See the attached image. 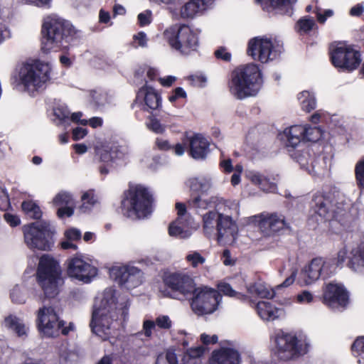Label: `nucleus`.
Returning <instances> with one entry per match:
<instances>
[{"mask_svg": "<svg viewBox=\"0 0 364 364\" xmlns=\"http://www.w3.org/2000/svg\"><path fill=\"white\" fill-rule=\"evenodd\" d=\"M330 55L333 66L344 71H353L361 63L360 51L345 43H338L333 46Z\"/></svg>", "mask_w": 364, "mask_h": 364, "instance_id": "obj_12", "label": "nucleus"}, {"mask_svg": "<svg viewBox=\"0 0 364 364\" xmlns=\"http://www.w3.org/2000/svg\"><path fill=\"white\" fill-rule=\"evenodd\" d=\"M147 127L149 130L158 134H161L166 131V126L155 117H150L147 123Z\"/></svg>", "mask_w": 364, "mask_h": 364, "instance_id": "obj_50", "label": "nucleus"}, {"mask_svg": "<svg viewBox=\"0 0 364 364\" xmlns=\"http://www.w3.org/2000/svg\"><path fill=\"white\" fill-rule=\"evenodd\" d=\"M176 209L178 218L169 225L168 234L171 237L179 239H187L192 235V230L183 218L186 211V205L183 203H177L176 204Z\"/></svg>", "mask_w": 364, "mask_h": 364, "instance_id": "obj_24", "label": "nucleus"}, {"mask_svg": "<svg viewBox=\"0 0 364 364\" xmlns=\"http://www.w3.org/2000/svg\"><path fill=\"white\" fill-rule=\"evenodd\" d=\"M65 236L68 240H77L81 237V232L76 228H70L65 232Z\"/></svg>", "mask_w": 364, "mask_h": 364, "instance_id": "obj_64", "label": "nucleus"}, {"mask_svg": "<svg viewBox=\"0 0 364 364\" xmlns=\"http://www.w3.org/2000/svg\"><path fill=\"white\" fill-rule=\"evenodd\" d=\"M186 260L193 268H197L205 263V258L197 251H191L186 256Z\"/></svg>", "mask_w": 364, "mask_h": 364, "instance_id": "obj_46", "label": "nucleus"}, {"mask_svg": "<svg viewBox=\"0 0 364 364\" xmlns=\"http://www.w3.org/2000/svg\"><path fill=\"white\" fill-rule=\"evenodd\" d=\"M116 301V291L109 287L103 291L95 304L90 327L92 331L102 340L109 338L113 324L117 320Z\"/></svg>", "mask_w": 364, "mask_h": 364, "instance_id": "obj_1", "label": "nucleus"}, {"mask_svg": "<svg viewBox=\"0 0 364 364\" xmlns=\"http://www.w3.org/2000/svg\"><path fill=\"white\" fill-rule=\"evenodd\" d=\"M187 183L193 191L207 192L213 187L214 177L210 175L193 177L188 180Z\"/></svg>", "mask_w": 364, "mask_h": 364, "instance_id": "obj_34", "label": "nucleus"}, {"mask_svg": "<svg viewBox=\"0 0 364 364\" xmlns=\"http://www.w3.org/2000/svg\"><path fill=\"white\" fill-rule=\"evenodd\" d=\"M193 85L197 87H204L207 82V77L203 74H196L190 77Z\"/></svg>", "mask_w": 364, "mask_h": 364, "instance_id": "obj_62", "label": "nucleus"}, {"mask_svg": "<svg viewBox=\"0 0 364 364\" xmlns=\"http://www.w3.org/2000/svg\"><path fill=\"white\" fill-rule=\"evenodd\" d=\"M152 13L150 10H146L138 15V21L141 26L149 25L151 22Z\"/></svg>", "mask_w": 364, "mask_h": 364, "instance_id": "obj_59", "label": "nucleus"}, {"mask_svg": "<svg viewBox=\"0 0 364 364\" xmlns=\"http://www.w3.org/2000/svg\"><path fill=\"white\" fill-rule=\"evenodd\" d=\"M348 250L343 247L337 253L335 260L331 259L334 263V267H342L347 257Z\"/></svg>", "mask_w": 364, "mask_h": 364, "instance_id": "obj_56", "label": "nucleus"}, {"mask_svg": "<svg viewBox=\"0 0 364 364\" xmlns=\"http://www.w3.org/2000/svg\"><path fill=\"white\" fill-rule=\"evenodd\" d=\"M364 265V245L360 243L352 248L348 266L355 272H362Z\"/></svg>", "mask_w": 364, "mask_h": 364, "instance_id": "obj_32", "label": "nucleus"}, {"mask_svg": "<svg viewBox=\"0 0 364 364\" xmlns=\"http://www.w3.org/2000/svg\"><path fill=\"white\" fill-rule=\"evenodd\" d=\"M155 146L161 151H168L171 149L172 146L169 141L162 138H156L155 141Z\"/></svg>", "mask_w": 364, "mask_h": 364, "instance_id": "obj_63", "label": "nucleus"}, {"mask_svg": "<svg viewBox=\"0 0 364 364\" xmlns=\"http://www.w3.org/2000/svg\"><path fill=\"white\" fill-rule=\"evenodd\" d=\"M306 128L303 125H294L287 128L284 132V135L287 140V146L294 149L304 140V134Z\"/></svg>", "mask_w": 364, "mask_h": 364, "instance_id": "obj_33", "label": "nucleus"}, {"mask_svg": "<svg viewBox=\"0 0 364 364\" xmlns=\"http://www.w3.org/2000/svg\"><path fill=\"white\" fill-rule=\"evenodd\" d=\"M245 176L249 181L263 191L274 192L276 190V184L270 181L266 176L257 171H247Z\"/></svg>", "mask_w": 364, "mask_h": 364, "instance_id": "obj_29", "label": "nucleus"}, {"mask_svg": "<svg viewBox=\"0 0 364 364\" xmlns=\"http://www.w3.org/2000/svg\"><path fill=\"white\" fill-rule=\"evenodd\" d=\"M156 323L154 321L151 319H144L142 323V329L141 334H143L145 337L151 338L153 335V331L156 328Z\"/></svg>", "mask_w": 364, "mask_h": 364, "instance_id": "obj_54", "label": "nucleus"}, {"mask_svg": "<svg viewBox=\"0 0 364 364\" xmlns=\"http://www.w3.org/2000/svg\"><path fill=\"white\" fill-rule=\"evenodd\" d=\"M220 291L230 297H236L239 299H244L245 296L241 293L235 291L232 287L227 283L221 282L218 286Z\"/></svg>", "mask_w": 364, "mask_h": 364, "instance_id": "obj_47", "label": "nucleus"}, {"mask_svg": "<svg viewBox=\"0 0 364 364\" xmlns=\"http://www.w3.org/2000/svg\"><path fill=\"white\" fill-rule=\"evenodd\" d=\"M247 291L252 295L268 299H273L276 295L274 289L269 285L262 282L250 284L247 287Z\"/></svg>", "mask_w": 364, "mask_h": 364, "instance_id": "obj_35", "label": "nucleus"}, {"mask_svg": "<svg viewBox=\"0 0 364 364\" xmlns=\"http://www.w3.org/2000/svg\"><path fill=\"white\" fill-rule=\"evenodd\" d=\"M352 353L358 358V363H361L362 358H360L364 352V337H358L352 345Z\"/></svg>", "mask_w": 364, "mask_h": 364, "instance_id": "obj_48", "label": "nucleus"}, {"mask_svg": "<svg viewBox=\"0 0 364 364\" xmlns=\"http://www.w3.org/2000/svg\"><path fill=\"white\" fill-rule=\"evenodd\" d=\"M212 0H191L181 9L180 14L183 18H193L201 14L211 4Z\"/></svg>", "mask_w": 364, "mask_h": 364, "instance_id": "obj_28", "label": "nucleus"}, {"mask_svg": "<svg viewBox=\"0 0 364 364\" xmlns=\"http://www.w3.org/2000/svg\"><path fill=\"white\" fill-rule=\"evenodd\" d=\"M156 326L163 330H170L173 326L171 318L167 315H159L154 321Z\"/></svg>", "mask_w": 364, "mask_h": 364, "instance_id": "obj_52", "label": "nucleus"}, {"mask_svg": "<svg viewBox=\"0 0 364 364\" xmlns=\"http://www.w3.org/2000/svg\"><path fill=\"white\" fill-rule=\"evenodd\" d=\"M205 348L201 346L188 348L184 353L183 359H186V357L190 358H198L205 353Z\"/></svg>", "mask_w": 364, "mask_h": 364, "instance_id": "obj_55", "label": "nucleus"}, {"mask_svg": "<svg viewBox=\"0 0 364 364\" xmlns=\"http://www.w3.org/2000/svg\"><path fill=\"white\" fill-rule=\"evenodd\" d=\"M303 126L306 128L305 133L304 134V140L316 141L321 138L323 132L320 128L316 127H312L307 125Z\"/></svg>", "mask_w": 364, "mask_h": 364, "instance_id": "obj_44", "label": "nucleus"}, {"mask_svg": "<svg viewBox=\"0 0 364 364\" xmlns=\"http://www.w3.org/2000/svg\"><path fill=\"white\" fill-rule=\"evenodd\" d=\"M256 311L262 320L267 321H274L285 316L284 309L277 308L269 301H259L256 305Z\"/></svg>", "mask_w": 364, "mask_h": 364, "instance_id": "obj_26", "label": "nucleus"}, {"mask_svg": "<svg viewBox=\"0 0 364 364\" xmlns=\"http://www.w3.org/2000/svg\"><path fill=\"white\" fill-rule=\"evenodd\" d=\"M67 274L73 279L88 284L97 275V269L82 255H75L66 261Z\"/></svg>", "mask_w": 364, "mask_h": 364, "instance_id": "obj_17", "label": "nucleus"}, {"mask_svg": "<svg viewBox=\"0 0 364 364\" xmlns=\"http://www.w3.org/2000/svg\"><path fill=\"white\" fill-rule=\"evenodd\" d=\"M283 50V43L277 38L255 37L248 42L247 53L262 63L275 59Z\"/></svg>", "mask_w": 364, "mask_h": 364, "instance_id": "obj_11", "label": "nucleus"}, {"mask_svg": "<svg viewBox=\"0 0 364 364\" xmlns=\"http://www.w3.org/2000/svg\"><path fill=\"white\" fill-rule=\"evenodd\" d=\"M109 277L127 289H134L143 282L142 272L131 265L114 264L109 269Z\"/></svg>", "mask_w": 364, "mask_h": 364, "instance_id": "obj_19", "label": "nucleus"}, {"mask_svg": "<svg viewBox=\"0 0 364 364\" xmlns=\"http://www.w3.org/2000/svg\"><path fill=\"white\" fill-rule=\"evenodd\" d=\"M221 298L217 290L205 286L200 287L194 291L191 306L198 316L210 314L218 309Z\"/></svg>", "mask_w": 364, "mask_h": 364, "instance_id": "obj_14", "label": "nucleus"}, {"mask_svg": "<svg viewBox=\"0 0 364 364\" xmlns=\"http://www.w3.org/2000/svg\"><path fill=\"white\" fill-rule=\"evenodd\" d=\"M132 108L139 106L141 109L152 112L161 106V98L155 89L146 84L139 89Z\"/></svg>", "mask_w": 364, "mask_h": 364, "instance_id": "obj_23", "label": "nucleus"}, {"mask_svg": "<svg viewBox=\"0 0 364 364\" xmlns=\"http://www.w3.org/2000/svg\"><path fill=\"white\" fill-rule=\"evenodd\" d=\"M200 341L204 345L215 344L218 341V337L215 334L210 335L206 333H203L200 336Z\"/></svg>", "mask_w": 364, "mask_h": 364, "instance_id": "obj_61", "label": "nucleus"}, {"mask_svg": "<svg viewBox=\"0 0 364 364\" xmlns=\"http://www.w3.org/2000/svg\"><path fill=\"white\" fill-rule=\"evenodd\" d=\"M36 323L41 335L47 338L57 337L60 333L67 335L75 329L73 323L65 326V322L60 319L52 306H43L38 309Z\"/></svg>", "mask_w": 364, "mask_h": 364, "instance_id": "obj_9", "label": "nucleus"}, {"mask_svg": "<svg viewBox=\"0 0 364 364\" xmlns=\"http://www.w3.org/2000/svg\"><path fill=\"white\" fill-rule=\"evenodd\" d=\"M252 219L254 223L257 224L261 232L267 236L285 228H289V224L282 214L266 213L255 215Z\"/></svg>", "mask_w": 364, "mask_h": 364, "instance_id": "obj_21", "label": "nucleus"}, {"mask_svg": "<svg viewBox=\"0 0 364 364\" xmlns=\"http://www.w3.org/2000/svg\"><path fill=\"white\" fill-rule=\"evenodd\" d=\"M24 241L26 245L32 250L42 251L50 250L53 245V228L49 222H36L23 229Z\"/></svg>", "mask_w": 364, "mask_h": 364, "instance_id": "obj_10", "label": "nucleus"}, {"mask_svg": "<svg viewBox=\"0 0 364 364\" xmlns=\"http://www.w3.org/2000/svg\"><path fill=\"white\" fill-rule=\"evenodd\" d=\"M220 207V213L230 215L231 218L234 215H237L240 212L239 203L237 200H220L216 208Z\"/></svg>", "mask_w": 364, "mask_h": 364, "instance_id": "obj_37", "label": "nucleus"}, {"mask_svg": "<svg viewBox=\"0 0 364 364\" xmlns=\"http://www.w3.org/2000/svg\"><path fill=\"white\" fill-rule=\"evenodd\" d=\"M189 144V154L195 159H203L209 152V141L200 134L186 139Z\"/></svg>", "mask_w": 364, "mask_h": 364, "instance_id": "obj_25", "label": "nucleus"}, {"mask_svg": "<svg viewBox=\"0 0 364 364\" xmlns=\"http://www.w3.org/2000/svg\"><path fill=\"white\" fill-rule=\"evenodd\" d=\"M163 35L170 47L183 55H190L199 48L198 34L188 26H171Z\"/></svg>", "mask_w": 364, "mask_h": 364, "instance_id": "obj_8", "label": "nucleus"}, {"mask_svg": "<svg viewBox=\"0 0 364 364\" xmlns=\"http://www.w3.org/2000/svg\"><path fill=\"white\" fill-rule=\"evenodd\" d=\"M355 173L357 184L362 190L364 186V159H360L356 164Z\"/></svg>", "mask_w": 364, "mask_h": 364, "instance_id": "obj_53", "label": "nucleus"}, {"mask_svg": "<svg viewBox=\"0 0 364 364\" xmlns=\"http://www.w3.org/2000/svg\"><path fill=\"white\" fill-rule=\"evenodd\" d=\"M263 83L259 67L254 63L241 65L235 68L229 82L230 93L237 99L255 96Z\"/></svg>", "mask_w": 364, "mask_h": 364, "instance_id": "obj_3", "label": "nucleus"}, {"mask_svg": "<svg viewBox=\"0 0 364 364\" xmlns=\"http://www.w3.org/2000/svg\"><path fill=\"white\" fill-rule=\"evenodd\" d=\"M242 356L232 342L223 343L213 350L208 359V364H241Z\"/></svg>", "mask_w": 364, "mask_h": 364, "instance_id": "obj_22", "label": "nucleus"}, {"mask_svg": "<svg viewBox=\"0 0 364 364\" xmlns=\"http://www.w3.org/2000/svg\"><path fill=\"white\" fill-rule=\"evenodd\" d=\"M53 203L55 206L60 207L57 214L59 218L70 217L73 215V208L70 206L73 203L72 195L67 191H60L53 198Z\"/></svg>", "mask_w": 364, "mask_h": 364, "instance_id": "obj_27", "label": "nucleus"}, {"mask_svg": "<svg viewBox=\"0 0 364 364\" xmlns=\"http://www.w3.org/2000/svg\"><path fill=\"white\" fill-rule=\"evenodd\" d=\"M316 25L314 20L310 17H304L297 22V28L299 32L307 33Z\"/></svg>", "mask_w": 364, "mask_h": 364, "instance_id": "obj_49", "label": "nucleus"}, {"mask_svg": "<svg viewBox=\"0 0 364 364\" xmlns=\"http://www.w3.org/2000/svg\"><path fill=\"white\" fill-rule=\"evenodd\" d=\"M23 211L31 218L38 219L41 216L40 208L33 201H25L22 203Z\"/></svg>", "mask_w": 364, "mask_h": 364, "instance_id": "obj_43", "label": "nucleus"}, {"mask_svg": "<svg viewBox=\"0 0 364 364\" xmlns=\"http://www.w3.org/2000/svg\"><path fill=\"white\" fill-rule=\"evenodd\" d=\"M275 342L277 353L282 359H289L296 355L305 354L309 346V342L305 336H296L284 332L277 334Z\"/></svg>", "mask_w": 364, "mask_h": 364, "instance_id": "obj_13", "label": "nucleus"}, {"mask_svg": "<svg viewBox=\"0 0 364 364\" xmlns=\"http://www.w3.org/2000/svg\"><path fill=\"white\" fill-rule=\"evenodd\" d=\"M316 14L317 21L320 23H324L328 18L331 17L333 15L334 12L331 9H326L324 10L323 11H321L320 9H317Z\"/></svg>", "mask_w": 364, "mask_h": 364, "instance_id": "obj_60", "label": "nucleus"}, {"mask_svg": "<svg viewBox=\"0 0 364 364\" xmlns=\"http://www.w3.org/2000/svg\"><path fill=\"white\" fill-rule=\"evenodd\" d=\"M156 364H179L177 355L174 350L168 349L165 355H160L156 359Z\"/></svg>", "mask_w": 364, "mask_h": 364, "instance_id": "obj_45", "label": "nucleus"}, {"mask_svg": "<svg viewBox=\"0 0 364 364\" xmlns=\"http://www.w3.org/2000/svg\"><path fill=\"white\" fill-rule=\"evenodd\" d=\"M54 114L60 120L64 121L69 119L70 112L67 107L60 106L54 109Z\"/></svg>", "mask_w": 364, "mask_h": 364, "instance_id": "obj_57", "label": "nucleus"}, {"mask_svg": "<svg viewBox=\"0 0 364 364\" xmlns=\"http://www.w3.org/2000/svg\"><path fill=\"white\" fill-rule=\"evenodd\" d=\"M215 202V198L212 197L209 199H206L202 198L201 196H198L193 200L191 205L198 212H200V210H206L207 208L212 207V204Z\"/></svg>", "mask_w": 364, "mask_h": 364, "instance_id": "obj_42", "label": "nucleus"}, {"mask_svg": "<svg viewBox=\"0 0 364 364\" xmlns=\"http://www.w3.org/2000/svg\"><path fill=\"white\" fill-rule=\"evenodd\" d=\"M288 151L290 156L296 160L301 168L306 169L310 173L314 172V161L311 157L309 149H289Z\"/></svg>", "mask_w": 364, "mask_h": 364, "instance_id": "obj_31", "label": "nucleus"}, {"mask_svg": "<svg viewBox=\"0 0 364 364\" xmlns=\"http://www.w3.org/2000/svg\"><path fill=\"white\" fill-rule=\"evenodd\" d=\"M52 70V64L48 61L38 59L27 61L19 68V85L25 92L35 96L45 90L51 79Z\"/></svg>", "mask_w": 364, "mask_h": 364, "instance_id": "obj_4", "label": "nucleus"}, {"mask_svg": "<svg viewBox=\"0 0 364 364\" xmlns=\"http://www.w3.org/2000/svg\"><path fill=\"white\" fill-rule=\"evenodd\" d=\"M295 299L298 304L306 305L313 303L315 300V296L310 291L304 290L296 296Z\"/></svg>", "mask_w": 364, "mask_h": 364, "instance_id": "obj_51", "label": "nucleus"}, {"mask_svg": "<svg viewBox=\"0 0 364 364\" xmlns=\"http://www.w3.org/2000/svg\"><path fill=\"white\" fill-rule=\"evenodd\" d=\"M340 207L333 204L331 196L320 193L314 195L311 202L312 216L316 217V220H331L336 218L340 213Z\"/></svg>", "mask_w": 364, "mask_h": 364, "instance_id": "obj_20", "label": "nucleus"}, {"mask_svg": "<svg viewBox=\"0 0 364 364\" xmlns=\"http://www.w3.org/2000/svg\"><path fill=\"white\" fill-rule=\"evenodd\" d=\"M164 282L173 291L172 294L166 290L160 291L163 296L168 297L186 296L193 294L196 289L193 279L188 274L182 272H173L166 275Z\"/></svg>", "mask_w": 364, "mask_h": 364, "instance_id": "obj_16", "label": "nucleus"}, {"mask_svg": "<svg viewBox=\"0 0 364 364\" xmlns=\"http://www.w3.org/2000/svg\"><path fill=\"white\" fill-rule=\"evenodd\" d=\"M221 208L202 214L203 230L210 237L216 230L218 241L224 245L232 244L238 235V227L230 215L220 213Z\"/></svg>", "mask_w": 364, "mask_h": 364, "instance_id": "obj_5", "label": "nucleus"}, {"mask_svg": "<svg viewBox=\"0 0 364 364\" xmlns=\"http://www.w3.org/2000/svg\"><path fill=\"white\" fill-rule=\"evenodd\" d=\"M186 92L182 87H176L168 96V101L173 103L180 98H186Z\"/></svg>", "mask_w": 364, "mask_h": 364, "instance_id": "obj_58", "label": "nucleus"}, {"mask_svg": "<svg viewBox=\"0 0 364 364\" xmlns=\"http://www.w3.org/2000/svg\"><path fill=\"white\" fill-rule=\"evenodd\" d=\"M82 205L80 210L82 213H87L91 210L92 207L97 203V200L92 191H88L82 196Z\"/></svg>", "mask_w": 364, "mask_h": 364, "instance_id": "obj_40", "label": "nucleus"}, {"mask_svg": "<svg viewBox=\"0 0 364 364\" xmlns=\"http://www.w3.org/2000/svg\"><path fill=\"white\" fill-rule=\"evenodd\" d=\"M42 32V50L45 53L67 48L78 33L70 22L56 16L45 18Z\"/></svg>", "mask_w": 364, "mask_h": 364, "instance_id": "obj_2", "label": "nucleus"}, {"mask_svg": "<svg viewBox=\"0 0 364 364\" xmlns=\"http://www.w3.org/2000/svg\"><path fill=\"white\" fill-rule=\"evenodd\" d=\"M334 272V263L332 260L316 257L301 269L299 282L301 286L310 285L317 281L320 277L327 278Z\"/></svg>", "mask_w": 364, "mask_h": 364, "instance_id": "obj_15", "label": "nucleus"}, {"mask_svg": "<svg viewBox=\"0 0 364 364\" xmlns=\"http://www.w3.org/2000/svg\"><path fill=\"white\" fill-rule=\"evenodd\" d=\"M10 297L14 303L24 304L28 298V289L23 286L16 285L11 290Z\"/></svg>", "mask_w": 364, "mask_h": 364, "instance_id": "obj_39", "label": "nucleus"}, {"mask_svg": "<svg viewBox=\"0 0 364 364\" xmlns=\"http://www.w3.org/2000/svg\"><path fill=\"white\" fill-rule=\"evenodd\" d=\"M323 303L333 311L342 312L349 305V292L341 283L329 282L323 288Z\"/></svg>", "mask_w": 364, "mask_h": 364, "instance_id": "obj_18", "label": "nucleus"}, {"mask_svg": "<svg viewBox=\"0 0 364 364\" xmlns=\"http://www.w3.org/2000/svg\"><path fill=\"white\" fill-rule=\"evenodd\" d=\"M121 208L122 214L131 219L146 218L152 212L151 196L140 185L130 186L124 193Z\"/></svg>", "mask_w": 364, "mask_h": 364, "instance_id": "obj_6", "label": "nucleus"}, {"mask_svg": "<svg viewBox=\"0 0 364 364\" xmlns=\"http://www.w3.org/2000/svg\"><path fill=\"white\" fill-rule=\"evenodd\" d=\"M259 4H269L275 9H284L285 13H289L291 10V5L296 0H256Z\"/></svg>", "mask_w": 364, "mask_h": 364, "instance_id": "obj_41", "label": "nucleus"}, {"mask_svg": "<svg viewBox=\"0 0 364 364\" xmlns=\"http://www.w3.org/2000/svg\"><path fill=\"white\" fill-rule=\"evenodd\" d=\"M37 278L46 297L53 298L58 294L63 280L60 267L53 257L43 255L40 258Z\"/></svg>", "mask_w": 364, "mask_h": 364, "instance_id": "obj_7", "label": "nucleus"}, {"mask_svg": "<svg viewBox=\"0 0 364 364\" xmlns=\"http://www.w3.org/2000/svg\"><path fill=\"white\" fill-rule=\"evenodd\" d=\"M298 100L300 102L301 109L309 112L314 109L316 105V98L314 95L309 91H302L298 95Z\"/></svg>", "mask_w": 364, "mask_h": 364, "instance_id": "obj_36", "label": "nucleus"}, {"mask_svg": "<svg viewBox=\"0 0 364 364\" xmlns=\"http://www.w3.org/2000/svg\"><path fill=\"white\" fill-rule=\"evenodd\" d=\"M2 326L14 332L19 337H26L28 327L17 316L10 314L6 316L2 322Z\"/></svg>", "mask_w": 364, "mask_h": 364, "instance_id": "obj_30", "label": "nucleus"}, {"mask_svg": "<svg viewBox=\"0 0 364 364\" xmlns=\"http://www.w3.org/2000/svg\"><path fill=\"white\" fill-rule=\"evenodd\" d=\"M171 338L176 341L178 346H183L184 348L188 347L193 338L191 335L185 330H176L171 331Z\"/></svg>", "mask_w": 364, "mask_h": 364, "instance_id": "obj_38", "label": "nucleus"}]
</instances>
